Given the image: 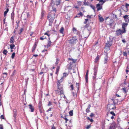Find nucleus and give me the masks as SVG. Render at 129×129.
I'll return each mask as SVG.
<instances>
[{
    "mask_svg": "<svg viewBox=\"0 0 129 129\" xmlns=\"http://www.w3.org/2000/svg\"><path fill=\"white\" fill-rule=\"evenodd\" d=\"M63 80L60 79V80H57L56 82L57 87V89H63Z\"/></svg>",
    "mask_w": 129,
    "mask_h": 129,
    "instance_id": "f03ea898",
    "label": "nucleus"
},
{
    "mask_svg": "<svg viewBox=\"0 0 129 129\" xmlns=\"http://www.w3.org/2000/svg\"><path fill=\"white\" fill-rule=\"evenodd\" d=\"M86 111L87 113L89 112L90 111V109L87 108L86 110Z\"/></svg>",
    "mask_w": 129,
    "mask_h": 129,
    "instance_id": "864d4df0",
    "label": "nucleus"
},
{
    "mask_svg": "<svg viewBox=\"0 0 129 129\" xmlns=\"http://www.w3.org/2000/svg\"><path fill=\"white\" fill-rule=\"evenodd\" d=\"M56 61L55 63V64H57L59 63V60L58 58H56Z\"/></svg>",
    "mask_w": 129,
    "mask_h": 129,
    "instance_id": "603ef678",
    "label": "nucleus"
},
{
    "mask_svg": "<svg viewBox=\"0 0 129 129\" xmlns=\"http://www.w3.org/2000/svg\"><path fill=\"white\" fill-rule=\"evenodd\" d=\"M99 56L98 55L95 59V63H97L98 61L99 60Z\"/></svg>",
    "mask_w": 129,
    "mask_h": 129,
    "instance_id": "bb28decb",
    "label": "nucleus"
},
{
    "mask_svg": "<svg viewBox=\"0 0 129 129\" xmlns=\"http://www.w3.org/2000/svg\"><path fill=\"white\" fill-rule=\"evenodd\" d=\"M13 112L14 113V115L16 116V110H14L13 111Z\"/></svg>",
    "mask_w": 129,
    "mask_h": 129,
    "instance_id": "5fc2aeb1",
    "label": "nucleus"
},
{
    "mask_svg": "<svg viewBox=\"0 0 129 129\" xmlns=\"http://www.w3.org/2000/svg\"><path fill=\"white\" fill-rule=\"evenodd\" d=\"M28 106H29V108L30 110V111L31 112H33L34 110V107L31 104H29Z\"/></svg>",
    "mask_w": 129,
    "mask_h": 129,
    "instance_id": "9d476101",
    "label": "nucleus"
},
{
    "mask_svg": "<svg viewBox=\"0 0 129 129\" xmlns=\"http://www.w3.org/2000/svg\"><path fill=\"white\" fill-rule=\"evenodd\" d=\"M15 13L14 11H13L11 14V18L12 21H13L14 18Z\"/></svg>",
    "mask_w": 129,
    "mask_h": 129,
    "instance_id": "f3484780",
    "label": "nucleus"
},
{
    "mask_svg": "<svg viewBox=\"0 0 129 129\" xmlns=\"http://www.w3.org/2000/svg\"><path fill=\"white\" fill-rule=\"evenodd\" d=\"M123 54L124 56H127V53L126 52H123Z\"/></svg>",
    "mask_w": 129,
    "mask_h": 129,
    "instance_id": "3c124183",
    "label": "nucleus"
},
{
    "mask_svg": "<svg viewBox=\"0 0 129 129\" xmlns=\"http://www.w3.org/2000/svg\"><path fill=\"white\" fill-rule=\"evenodd\" d=\"M23 28H21L20 30V33H19L20 34H21V33L22 32V31H23Z\"/></svg>",
    "mask_w": 129,
    "mask_h": 129,
    "instance_id": "0e129e2a",
    "label": "nucleus"
},
{
    "mask_svg": "<svg viewBox=\"0 0 129 129\" xmlns=\"http://www.w3.org/2000/svg\"><path fill=\"white\" fill-rule=\"evenodd\" d=\"M78 4L79 5L81 6V5L82 2L80 1L77 2Z\"/></svg>",
    "mask_w": 129,
    "mask_h": 129,
    "instance_id": "13d9d810",
    "label": "nucleus"
},
{
    "mask_svg": "<svg viewBox=\"0 0 129 129\" xmlns=\"http://www.w3.org/2000/svg\"><path fill=\"white\" fill-rule=\"evenodd\" d=\"M63 76L61 77V79H62L63 80H64V78H65L68 75V73H63Z\"/></svg>",
    "mask_w": 129,
    "mask_h": 129,
    "instance_id": "ddd939ff",
    "label": "nucleus"
},
{
    "mask_svg": "<svg viewBox=\"0 0 129 129\" xmlns=\"http://www.w3.org/2000/svg\"><path fill=\"white\" fill-rule=\"evenodd\" d=\"M52 109V108H50L47 111V112H48L49 111H50L51 110V109Z\"/></svg>",
    "mask_w": 129,
    "mask_h": 129,
    "instance_id": "338daca9",
    "label": "nucleus"
},
{
    "mask_svg": "<svg viewBox=\"0 0 129 129\" xmlns=\"http://www.w3.org/2000/svg\"><path fill=\"white\" fill-rule=\"evenodd\" d=\"M129 7V4L126 3L125 6V10H124V11L125 12H127L128 10V7Z\"/></svg>",
    "mask_w": 129,
    "mask_h": 129,
    "instance_id": "393cba45",
    "label": "nucleus"
},
{
    "mask_svg": "<svg viewBox=\"0 0 129 129\" xmlns=\"http://www.w3.org/2000/svg\"><path fill=\"white\" fill-rule=\"evenodd\" d=\"M77 15H80V16L82 17L83 16V15L82 13L80 12V13L77 14Z\"/></svg>",
    "mask_w": 129,
    "mask_h": 129,
    "instance_id": "49530a36",
    "label": "nucleus"
},
{
    "mask_svg": "<svg viewBox=\"0 0 129 129\" xmlns=\"http://www.w3.org/2000/svg\"><path fill=\"white\" fill-rule=\"evenodd\" d=\"M109 129H114V126H110Z\"/></svg>",
    "mask_w": 129,
    "mask_h": 129,
    "instance_id": "e2e57ef3",
    "label": "nucleus"
},
{
    "mask_svg": "<svg viewBox=\"0 0 129 129\" xmlns=\"http://www.w3.org/2000/svg\"><path fill=\"white\" fill-rule=\"evenodd\" d=\"M128 16V15H125L123 17L126 23H128L129 22V18Z\"/></svg>",
    "mask_w": 129,
    "mask_h": 129,
    "instance_id": "1a4fd4ad",
    "label": "nucleus"
},
{
    "mask_svg": "<svg viewBox=\"0 0 129 129\" xmlns=\"http://www.w3.org/2000/svg\"><path fill=\"white\" fill-rule=\"evenodd\" d=\"M88 74H87V73H86V75H85V80H86V82H88Z\"/></svg>",
    "mask_w": 129,
    "mask_h": 129,
    "instance_id": "473e14b6",
    "label": "nucleus"
},
{
    "mask_svg": "<svg viewBox=\"0 0 129 129\" xmlns=\"http://www.w3.org/2000/svg\"><path fill=\"white\" fill-rule=\"evenodd\" d=\"M49 32V31H47V32L44 34V35H47L48 37L49 38H50V35H49L48 34Z\"/></svg>",
    "mask_w": 129,
    "mask_h": 129,
    "instance_id": "79ce46f5",
    "label": "nucleus"
},
{
    "mask_svg": "<svg viewBox=\"0 0 129 129\" xmlns=\"http://www.w3.org/2000/svg\"><path fill=\"white\" fill-rule=\"evenodd\" d=\"M79 83H76V87L77 88V91H78L79 89Z\"/></svg>",
    "mask_w": 129,
    "mask_h": 129,
    "instance_id": "c85d7f7f",
    "label": "nucleus"
},
{
    "mask_svg": "<svg viewBox=\"0 0 129 129\" xmlns=\"http://www.w3.org/2000/svg\"><path fill=\"white\" fill-rule=\"evenodd\" d=\"M51 45V41L50 38H49L48 40V44L47 45V46L48 48L50 47Z\"/></svg>",
    "mask_w": 129,
    "mask_h": 129,
    "instance_id": "4468645a",
    "label": "nucleus"
},
{
    "mask_svg": "<svg viewBox=\"0 0 129 129\" xmlns=\"http://www.w3.org/2000/svg\"><path fill=\"white\" fill-rule=\"evenodd\" d=\"M56 92V94H58L59 92V95H60L61 97L64 98L65 96L63 93V88L61 89H58L57 90H55Z\"/></svg>",
    "mask_w": 129,
    "mask_h": 129,
    "instance_id": "20e7f679",
    "label": "nucleus"
},
{
    "mask_svg": "<svg viewBox=\"0 0 129 129\" xmlns=\"http://www.w3.org/2000/svg\"><path fill=\"white\" fill-rule=\"evenodd\" d=\"M96 75H94V76H93V79H96Z\"/></svg>",
    "mask_w": 129,
    "mask_h": 129,
    "instance_id": "69168bd1",
    "label": "nucleus"
},
{
    "mask_svg": "<svg viewBox=\"0 0 129 129\" xmlns=\"http://www.w3.org/2000/svg\"><path fill=\"white\" fill-rule=\"evenodd\" d=\"M15 53L14 52H13L11 56V58L12 59L14 58L15 56Z\"/></svg>",
    "mask_w": 129,
    "mask_h": 129,
    "instance_id": "de8ad7c7",
    "label": "nucleus"
},
{
    "mask_svg": "<svg viewBox=\"0 0 129 129\" xmlns=\"http://www.w3.org/2000/svg\"><path fill=\"white\" fill-rule=\"evenodd\" d=\"M122 90L123 92L125 93H127V90L126 88L125 87L123 88L122 89Z\"/></svg>",
    "mask_w": 129,
    "mask_h": 129,
    "instance_id": "7c9ffc66",
    "label": "nucleus"
},
{
    "mask_svg": "<svg viewBox=\"0 0 129 129\" xmlns=\"http://www.w3.org/2000/svg\"><path fill=\"white\" fill-rule=\"evenodd\" d=\"M88 19H85V21L84 22V24H86L87 22L88 21Z\"/></svg>",
    "mask_w": 129,
    "mask_h": 129,
    "instance_id": "4d7b16f0",
    "label": "nucleus"
},
{
    "mask_svg": "<svg viewBox=\"0 0 129 129\" xmlns=\"http://www.w3.org/2000/svg\"><path fill=\"white\" fill-rule=\"evenodd\" d=\"M116 106L114 105H113V107L112 108L111 110H112V111H113L116 110Z\"/></svg>",
    "mask_w": 129,
    "mask_h": 129,
    "instance_id": "58836bf2",
    "label": "nucleus"
},
{
    "mask_svg": "<svg viewBox=\"0 0 129 129\" xmlns=\"http://www.w3.org/2000/svg\"><path fill=\"white\" fill-rule=\"evenodd\" d=\"M8 51L6 49H4L3 51V53L5 55H6Z\"/></svg>",
    "mask_w": 129,
    "mask_h": 129,
    "instance_id": "e433bc0d",
    "label": "nucleus"
},
{
    "mask_svg": "<svg viewBox=\"0 0 129 129\" xmlns=\"http://www.w3.org/2000/svg\"><path fill=\"white\" fill-rule=\"evenodd\" d=\"M6 10L4 12V17L6 16L7 15V13L9 11V9L8 7H6Z\"/></svg>",
    "mask_w": 129,
    "mask_h": 129,
    "instance_id": "6ab92c4d",
    "label": "nucleus"
},
{
    "mask_svg": "<svg viewBox=\"0 0 129 129\" xmlns=\"http://www.w3.org/2000/svg\"><path fill=\"white\" fill-rule=\"evenodd\" d=\"M56 9L55 8H53L52 9V10L51 11H53V12L54 13H55V14L56 12Z\"/></svg>",
    "mask_w": 129,
    "mask_h": 129,
    "instance_id": "f704fd0d",
    "label": "nucleus"
},
{
    "mask_svg": "<svg viewBox=\"0 0 129 129\" xmlns=\"http://www.w3.org/2000/svg\"><path fill=\"white\" fill-rule=\"evenodd\" d=\"M0 118L1 119H6L5 117L4 116V115H2L0 117Z\"/></svg>",
    "mask_w": 129,
    "mask_h": 129,
    "instance_id": "37998d69",
    "label": "nucleus"
},
{
    "mask_svg": "<svg viewBox=\"0 0 129 129\" xmlns=\"http://www.w3.org/2000/svg\"><path fill=\"white\" fill-rule=\"evenodd\" d=\"M113 105V104H110L108 106L107 109L109 110V111H110L111 110Z\"/></svg>",
    "mask_w": 129,
    "mask_h": 129,
    "instance_id": "5701e85b",
    "label": "nucleus"
},
{
    "mask_svg": "<svg viewBox=\"0 0 129 129\" xmlns=\"http://www.w3.org/2000/svg\"><path fill=\"white\" fill-rule=\"evenodd\" d=\"M52 105V103L50 101H49L48 102V103L47 105L48 106H50L51 105Z\"/></svg>",
    "mask_w": 129,
    "mask_h": 129,
    "instance_id": "8fccbe9b",
    "label": "nucleus"
},
{
    "mask_svg": "<svg viewBox=\"0 0 129 129\" xmlns=\"http://www.w3.org/2000/svg\"><path fill=\"white\" fill-rule=\"evenodd\" d=\"M91 7L94 10H95V7L94 6L90 5Z\"/></svg>",
    "mask_w": 129,
    "mask_h": 129,
    "instance_id": "bf43d9fd",
    "label": "nucleus"
},
{
    "mask_svg": "<svg viewBox=\"0 0 129 129\" xmlns=\"http://www.w3.org/2000/svg\"><path fill=\"white\" fill-rule=\"evenodd\" d=\"M14 38L13 37H11L10 39V42L11 43H13L14 41Z\"/></svg>",
    "mask_w": 129,
    "mask_h": 129,
    "instance_id": "2f4dec72",
    "label": "nucleus"
},
{
    "mask_svg": "<svg viewBox=\"0 0 129 129\" xmlns=\"http://www.w3.org/2000/svg\"><path fill=\"white\" fill-rule=\"evenodd\" d=\"M91 126V124L88 125L87 126V127H86V129H89V128H90V127Z\"/></svg>",
    "mask_w": 129,
    "mask_h": 129,
    "instance_id": "6e6d98bb",
    "label": "nucleus"
},
{
    "mask_svg": "<svg viewBox=\"0 0 129 129\" xmlns=\"http://www.w3.org/2000/svg\"><path fill=\"white\" fill-rule=\"evenodd\" d=\"M70 87L71 88V89H70L71 90H72L74 89V85L73 84H71V85L70 86Z\"/></svg>",
    "mask_w": 129,
    "mask_h": 129,
    "instance_id": "4c0bfd02",
    "label": "nucleus"
},
{
    "mask_svg": "<svg viewBox=\"0 0 129 129\" xmlns=\"http://www.w3.org/2000/svg\"><path fill=\"white\" fill-rule=\"evenodd\" d=\"M73 67L72 64L71 63V62H70V65L68 68V69L69 70H71Z\"/></svg>",
    "mask_w": 129,
    "mask_h": 129,
    "instance_id": "c756f323",
    "label": "nucleus"
},
{
    "mask_svg": "<svg viewBox=\"0 0 129 129\" xmlns=\"http://www.w3.org/2000/svg\"><path fill=\"white\" fill-rule=\"evenodd\" d=\"M42 107V104L41 102H39L38 104V107L40 110H41Z\"/></svg>",
    "mask_w": 129,
    "mask_h": 129,
    "instance_id": "412c9836",
    "label": "nucleus"
},
{
    "mask_svg": "<svg viewBox=\"0 0 129 129\" xmlns=\"http://www.w3.org/2000/svg\"><path fill=\"white\" fill-rule=\"evenodd\" d=\"M3 125L2 124H0V129H3Z\"/></svg>",
    "mask_w": 129,
    "mask_h": 129,
    "instance_id": "09e8293b",
    "label": "nucleus"
},
{
    "mask_svg": "<svg viewBox=\"0 0 129 129\" xmlns=\"http://www.w3.org/2000/svg\"><path fill=\"white\" fill-rule=\"evenodd\" d=\"M45 12L44 11H42L41 13V17L42 18L44 16Z\"/></svg>",
    "mask_w": 129,
    "mask_h": 129,
    "instance_id": "a18cd8bd",
    "label": "nucleus"
},
{
    "mask_svg": "<svg viewBox=\"0 0 129 129\" xmlns=\"http://www.w3.org/2000/svg\"><path fill=\"white\" fill-rule=\"evenodd\" d=\"M10 48L11 49H12L15 47V45L13 44H12L10 45Z\"/></svg>",
    "mask_w": 129,
    "mask_h": 129,
    "instance_id": "c9c22d12",
    "label": "nucleus"
},
{
    "mask_svg": "<svg viewBox=\"0 0 129 129\" xmlns=\"http://www.w3.org/2000/svg\"><path fill=\"white\" fill-rule=\"evenodd\" d=\"M69 114L71 116H72L73 114V111L72 110H71L69 112Z\"/></svg>",
    "mask_w": 129,
    "mask_h": 129,
    "instance_id": "c03bdc74",
    "label": "nucleus"
},
{
    "mask_svg": "<svg viewBox=\"0 0 129 129\" xmlns=\"http://www.w3.org/2000/svg\"><path fill=\"white\" fill-rule=\"evenodd\" d=\"M94 116V114L92 113H91L90 115V116L91 117H92L93 116Z\"/></svg>",
    "mask_w": 129,
    "mask_h": 129,
    "instance_id": "052dcab7",
    "label": "nucleus"
},
{
    "mask_svg": "<svg viewBox=\"0 0 129 129\" xmlns=\"http://www.w3.org/2000/svg\"><path fill=\"white\" fill-rule=\"evenodd\" d=\"M84 27L85 28H87L88 30H89L91 29V26L88 24H86Z\"/></svg>",
    "mask_w": 129,
    "mask_h": 129,
    "instance_id": "a211bd4d",
    "label": "nucleus"
},
{
    "mask_svg": "<svg viewBox=\"0 0 129 129\" xmlns=\"http://www.w3.org/2000/svg\"><path fill=\"white\" fill-rule=\"evenodd\" d=\"M55 13L53 12V11H51L49 13L48 16V19L49 22V25H52L55 18Z\"/></svg>",
    "mask_w": 129,
    "mask_h": 129,
    "instance_id": "f257e3e1",
    "label": "nucleus"
},
{
    "mask_svg": "<svg viewBox=\"0 0 129 129\" xmlns=\"http://www.w3.org/2000/svg\"><path fill=\"white\" fill-rule=\"evenodd\" d=\"M128 23H124L123 24L122 26V27L123 29V30H125V28L128 25Z\"/></svg>",
    "mask_w": 129,
    "mask_h": 129,
    "instance_id": "2eb2a0df",
    "label": "nucleus"
},
{
    "mask_svg": "<svg viewBox=\"0 0 129 129\" xmlns=\"http://www.w3.org/2000/svg\"><path fill=\"white\" fill-rule=\"evenodd\" d=\"M68 41L70 44L74 45L78 42V40L76 36H73Z\"/></svg>",
    "mask_w": 129,
    "mask_h": 129,
    "instance_id": "7ed1b4c3",
    "label": "nucleus"
},
{
    "mask_svg": "<svg viewBox=\"0 0 129 129\" xmlns=\"http://www.w3.org/2000/svg\"><path fill=\"white\" fill-rule=\"evenodd\" d=\"M110 113L113 116H115L116 115L114 113V112L113 111H112L110 112Z\"/></svg>",
    "mask_w": 129,
    "mask_h": 129,
    "instance_id": "ea45409f",
    "label": "nucleus"
},
{
    "mask_svg": "<svg viewBox=\"0 0 129 129\" xmlns=\"http://www.w3.org/2000/svg\"><path fill=\"white\" fill-rule=\"evenodd\" d=\"M51 129H56V128L54 125H53Z\"/></svg>",
    "mask_w": 129,
    "mask_h": 129,
    "instance_id": "774afa93",
    "label": "nucleus"
},
{
    "mask_svg": "<svg viewBox=\"0 0 129 129\" xmlns=\"http://www.w3.org/2000/svg\"><path fill=\"white\" fill-rule=\"evenodd\" d=\"M69 116H64L63 117L62 116H61V117L63 118L65 120V123H67V121H68V117Z\"/></svg>",
    "mask_w": 129,
    "mask_h": 129,
    "instance_id": "f8f14e48",
    "label": "nucleus"
},
{
    "mask_svg": "<svg viewBox=\"0 0 129 129\" xmlns=\"http://www.w3.org/2000/svg\"><path fill=\"white\" fill-rule=\"evenodd\" d=\"M68 60H72V62H71V63H75L77 61V59H74L72 58H69L68 59Z\"/></svg>",
    "mask_w": 129,
    "mask_h": 129,
    "instance_id": "aec40b11",
    "label": "nucleus"
},
{
    "mask_svg": "<svg viewBox=\"0 0 129 129\" xmlns=\"http://www.w3.org/2000/svg\"><path fill=\"white\" fill-rule=\"evenodd\" d=\"M62 0H55L54 1L53 0H51L52 2L53 3L54 5L57 6L60 4L61 3V1Z\"/></svg>",
    "mask_w": 129,
    "mask_h": 129,
    "instance_id": "0eeeda50",
    "label": "nucleus"
},
{
    "mask_svg": "<svg viewBox=\"0 0 129 129\" xmlns=\"http://www.w3.org/2000/svg\"><path fill=\"white\" fill-rule=\"evenodd\" d=\"M99 19L100 22H103L104 21V19L100 15H99Z\"/></svg>",
    "mask_w": 129,
    "mask_h": 129,
    "instance_id": "4be33fe9",
    "label": "nucleus"
},
{
    "mask_svg": "<svg viewBox=\"0 0 129 129\" xmlns=\"http://www.w3.org/2000/svg\"><path fill=\"white\" fill-rule=\"evenodd\" d=\"M64 30V27H62L59 30L60 33L62 34H63Z\"/></svg>",
    "mask_w": 129,
    "mask_h": 129,
    "instance_id": "cd10ccee",
    "label": "nucleus"
},
{
    "mask_svg": "<svg viewBox=\"0 0 129 129\" xmlns=\"http://www.w3.org/2000/svg\"><path fill=\"white\" fill-rule=\"evenodd\" d=\"M60 69L59 66H58L56 68L55 74L57 75L58 74V72Z\"/></svg>",
    "mask_w": 129,
    "mask_h": 129,
    "instance_id": "a878e982",
    "label": "nucleus"
},
{
    "mask_svg": "<svg viewBox=\"0 0 129 129\" xmlns=\"http://www.w3.org/2000/svg\"><path fill=\"white\" fill-rule=\"evenodd\" d=\"M72 93L73 95V96L74 97H76L77 96V94H76L74 92H72Z\"/></svg>",
    "mask_w": 129,
    "mask_h": 129,
    "instance_id": "a19ab883",
    "label": "nucleus"
},
{
    "mask_svg": "<svg viewBox=\"0 0 129 129\" xmlns=\"http://www.w3.org/2000/svg\"><path fill=\"white\" fill-rule=\"evenodd\" d=\"M94 75H96L97 72L98 71V68L96 67H94Z\"/></svg>",
    "mask_w": 129,
    "mask_h": 129,
    "instance_id": "b1692460",
    "label": "nucleus"
},
{
    "mask_svg": "<svg viewBox=\"0 0 129 129\" xmlns=\"http://www.w3.org/2000/svg\"><path fill=\"white\" fill-rule=\"evenodd\" d=\"M96 8H97V11H99L102 9V6H101L100 4H98L96 5Z\"/></svg>",
    "mask_w": 129,
    "mask_h": 129,
    "instance_id": "9b49d317",
    "label": "nucleus"
},
{
    "mask_svg": "<svg viewBox=\"0 0 129 129\" xmlns=\"http://www.w3.org/2000/svg\"><path fill=\"white\" fill-rule=\"evenodd\" d=\"M5 80L4 77H1L0 78V88H2L4 87V85L3 84Z\"/></svg>",
    "mask_w": 129,
    "mask_h": 129,
    "instance_id": "6e6552de",
    "label": "nucleus"
},
{
    "mask_svg": "<svg viewBox=\"0 0 129 129\" xmlns=\"http://www.w3.org/2000/svg\"><path fill=\"white\" fill-rule=\"evenodd\" d=\"M100 2H102V5L104 3H105V1H104L103 0H100Z\"/></svg>",
    "mask_w": 129,
    "mask_h": 129,
    "instance_id": "680f3d73",
    "label": "nucleus"
},
{
    "mask_svg": "<svg viewBox=\"0 0 129 129\" xmlns=\"http://www.w3.org/2000/svg\"><path fill=\"white\" fill-rule=\"evenodd\" d=\"M126 30H122L120 29L117 30L116 31V33L117 36H119L120 35H121L123 33L125 32Z\"/></svg>",
    "mask_w": 129,
    "mask_h": 129,
    "instance_id": "423d86ee",
    "label": "nucleus"
},
{
    "mask_svg": "<svg viewBox=\"0 0 129 129\" xmlns=\"http://www.w3.org/2000/svg\"><path fill=\"white\" fill-rule=\"evenodd\" d=\"M107 55H106L104 60V63H107Z\"/></svg>",
    "mask_w": 129,
    "mask_h": 129,
    "instance_id": "72a5a7b5",
    "label": "nucleus"
},
{
    "mask_svg": "<svg viewBox=\"0 0 129 129\" xmlns=\"http://www.w3.org/2000/svg\"><path fill=\"white\" fill-rule=\"evenodd\" d=\"M37 46V44L36 42H35L34 43V45H33L32 49V52H34L35 49H36V47Z\"/></svg>",
    "mask_w": 129,
    "mask_h": 129,
    "instance_id": "dca6fc26",
    "label": "nucleus"
},
{
    "mask_svg": "<svg viewBox=\"0 0 129 129\" xmlns=\"http://www.w3.org/2000/svg\"><path fill=\"white\" fill-rule=\"evenodd\" d=\"M112 41H108L105 45V48L108 50H110V47L112 45Z\"/></svg>",
    "mask_w": 129,
    "mask_h": 129,
    "instance_id": "39448f33",
    "label": "nucleus"
}]
</instances>
